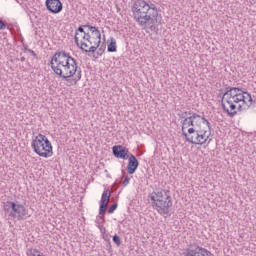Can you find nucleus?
Here are the masks:
<instances>
[{"instance_id": "nucleus-3", "label": "nucleus", "mask_w": 256, "mask_h": 256, "mask_svg": "<svg viewBox=\"0 0 256 256\" xmlns=\"http://www.w3.org/2000/svg\"><path fill=\"white\" fill-rule=\"evenodd\" d=\"M51 69L58 77L66 81L67 86L77 85L81 81V69L78 65L60 64L57 62H50Z\"/></svg>"}, {"instance_id": "nucleus-8", "label": "nucleus", "mask_w": 256, "mask_h": 256, "mask_svg": "<svg viewBox=\"0 0 256 256\" xmlns=\"http://www.w3.org/2000/svg\"><path fill=\"white\" fill-rule=\"evenodd\" d=\"M50 63H60L63 65H77V60L65 51H58L52 56Z\"/></svg>"}, {"instance_id": "nucleus-16", "label": "nucleus", "mask_w": 256, "mask_h": 256, "mask_svg": "<svg viewBox=\"0 0 256 256\" xmlns=\"http://www.w3.org/2000/svg\"><path fill=\"white\" fill-rule=\"evenodd\" d=\"M108 53H115L117 51V41H115V38H110V43L107 47Z\"/></svg>"}, {"instance_id": "nucleus-6", "label": "nucleus", "mask_w": 256, "mask_h": 256, "mask_svg": "<svg viewBox=\"0 0 256 256\" xmlns=\"http://www.w3.org/2000/svg\"><path fill=\"white\" fill-rule=\"evenodd\" d=\"M188 117L185 118L184 120H182L181 123V127H182V135L183 137H185V133H187V131H185V129H197V125H199V123H203V125H206V127L209 129V131H211V123L209 122V120H207L205 117H201V115L193 112V111H189L188 112Z\"/></svg>"}, {"instance_id": "nucleus-26", "label": "nucleus", "mask_w": 256, "mask_h": 256, "mask_svg": "<svg viewBox=\"0 0 256 256\" xmlns=\"http://www.w3.org/2000/svg\"><path fill=\"white\" fill-rule=\"evenodd\" d=\"M28 53L32 54L34 57H37V53H35V51L33 50H28Z\"/></svg>"}, {"instance_id": "nucleus-21", "label": "nucleus", "mask_w": 256, "mask_h": 256, "mask_svg": "<svg viewBox=\"0 0 256 256\" xmlns=\"http://www.w3.org/2000/svg\"><path fill=\"white\" fill-rule=\"evenodd\" d=\"M187 115H189V112H187V111H185V112L180 111V112L178 113L179 119H183V120L187 119Z\"/></svg>"}, {"instance_id": "nucleus-9", "label": "nucleus", "mask_w": 256, "mask_h": 256, "mask_svg": "<svg viewBox=\"0 0 256 256\" xmlns=\"http://www.w3.org/2000/svg\"><path fill=\"white\" fill-rule=\"evenodd\" d=\"M88 37L89 32H86L83 27H78V29H76L74 41L77 47H80L81 51H85V48L89 47V44H87Z\"/></svg>"}, {"instance_id": "nucleus-13", "label": "nucleus", "mask_w": 256, "mask_h": 256, "mask_svg": "<svg viewBox=\"0 0 256 256\" xmlns=\"http://www.w3.org/2000/svg\"><path fill=\"white\" fill-rule=\"evenodd\" d=\"M45 5L50 13L57 14L63 11V3H61V0H46Z\"/></svg>"}, {"instance_id": "nucleus-14", "label": "nucleus", "mask_w": 256, "mask_h": 256, "mask_svg": "<svg viewBox=\"0 0 256 256\" xmlns=\"http://www.w3.org/2000/svg\"><path fill=\"white\" fill-rule=\"evenodd\" d=\"M112 153L116 159H129V149L123 145H115L112 147Z\"/></svg>"}, {"instance_id": "nucleus-7", "label": "nucleus", "mask_w": 256, "mask_h": 256, "mask_svg": "<svg viewBox=\"0 0 256 256\" xmlns=\"http://www.w3.org/2000/svg\"><path fill=\"white\" fill-rule=\"evenodd\" d=\"M7 203L8 205L5 206L4 210L9 213V217H12V219H17V221H23V219H27L29 210H27L24 205L19 204V202Z\"/></svg>"}, {"instance_id": "nucleus-29", "label": "nucleus", "mask_w": 256, "mask_h": 256, "mask_svg": "<svg viewBox=\"0 0 256 256\" xmlns=\"http://www.w3.org/2000/svg\"><path fill=\"white\" fill-rule=\"evenodd\" d=\"M253 3H256V0H252Z\"/></svg>"}, {"instance_id": "nucleus-30", "label": "nucleus", "mask_w": 256, "mask_h": 256, "mask_svg": "<svg viewBox=\"0 0 256 256\" xmlns=\"http://www.w3.org/2000/svg\"><path fill=\"white\" fill-rule=\"evenodd\" d=\"M210 142H211V139H209L208 143H210Z\"/></svg>"}, {"instance_id": "nucleus-2", "label": "nucleus", "mask_w": 256, "mask_h": 256, "mask_svg": "<svg viewBox=\"0 0 256 256\" xmlns=\"http://www.w3.org/2000/svg\"><path fill=\"white\" fill-rule=\"evenodd\" d=\"M133 18L143 29H150L157 33L159 28L155 23H159V11L155 4H149L145 0H136L132 6Z\"/></svg>"}, {"instance_id": "nucleus-11", "label": "nucleus", "mask_w": 256, "mask_h": 256, "mask_svg": "<svg viewBox=\"0 0 256 256\" xmlns=\"http://www.w3.org/2000/svg\"><path fill=\"white\" fill-rule=\"evenodd\" d=\"M184 137L188 143L192 145H205L209 140V135H207V130L198 129L197 131V140L193 142V137L187 136V133H184Z\"/></svg>"}, {"instance_id": "nucleus-25", "label": "nucleus", "mask_w": 256, "mask_h": 256, "mask_svg": "<svg viewBox=\"0 0 256 256\" xmlns=\"http://www.w3.org/2000/svg\"><path fill=\"white\" fill-rule=\"evenodd\" d=\"M106 248H107L108 251H111V241L108 240Z\"/></svg>"}, {"instance_id": "nucleus-10", "label": "nucleus", "mask_w": 256, "mask_h": 256, "mask_svg": "<svg viewBox=\"0 0 256 256\" xmlns=\"http://www.w3.org/2000/svg\"><path fill=\"white\" fill-rule=\"evenodd\" d=\"M86 43L88 47H91L88 50H84L85 53H95V51H97L101 45V31H99L98 34H95V32H88Z\"/></svg>"}, {"instance_id": "nucleus-4", "label": "nucleus", "mask_w": 256, "mask_h": 256, "mask_svg": "<svg viewBox=\"0 0 256 256\" xmlns=\"http://www.w3.org/2000/svg\"><path fill=\"white\" fill-rule=\"evenodd\" d=\"M150 199L152 201V208L165 217V215H169V209L173 207V200L171 199V195H169V191L160 190L154 191L150 194Z\"/></svg>"}, {"instance_id": "nucleus-22", "label": "nucleus", "mask_w": 256, "mask_h": 256, "mask_svg": "<svg viewBox=\"0 0 256 256\" xmlns=\"http://www.w3.org/2000/svg\"><path fill=\"white\" fill-rule=\"evenodd\" d=\"M117 210V203L112 204L109 208H108V213H115V211Z\"/></svg>"}, {"instance_id": "nucleus-18", "label": "nucleus", "mask_w": 256, "mask_h": 256, "mask_svg": "<svg viewBox=\"0 0 256 256\" xmlns=\"http://www.w3.org/2000/svg\"><path fill=\"white\" fill-rule=\"evenodd\" d=\"M79 27H82L83 29H88L90 31V33H94L96 35L99 34V29H97V27H95V26H91L89 24H85V25H81Z\"/></svg>"}, {"instance_id": "nucleus-17", "label": "nucleus", "mask_w": 256, "mask_h": 256, "mask_svg": "<svg viewBox=\"0 0 256 256\" xmlns=\"http://www.w3.org/2000/svg\"><path fill=\"white\" fill-rule=\"evenodd\" d=\"M197 131H199V129H197V128H189L188 129L187 137H192L193 143H195V141H197Z\"/></svg>"}, {"instance_id": "nucleus-20", "label": "nucleus", "mask_w": 256, "mask_h": 256, "mask_svg": "<svg viewBox=\"0 0 256 256\" xmlns=\"http://www.w3.org/2000/svg\"><path fill=\"white\" fill-rule=\"evenodd\" d=\"M105 49H106L105 45H102V46L98 49V51L96 52V55H97V56L94 55L95 59H97L98 57H101V55H103V54L105 53Z\"/></svg>"}, {"instance_id": "nucleus-23", "label": "nucleus", "mask_w": 256, "mask_h": 256, "mask_svg": "<svg viewBox=\"0 0 256 256\" xmlns=\"http://www.w3.org/2000/svg\"><path fill=\"white\" fill-rule=\"evenodd\" d=\"M129 181H131V178L129 176H126L125 179L122 182L124 187H127V185H129Z\"/></svg>"}, {"instance_id": "nucleus-5", "label": "nucleus", "mask_w": 256, "mask_h": 256, "mask_svg": "<svg viewBox=\"0 0 256 256\" xmlns=\"http://www.w3.org/2000/svg\"><path fill=\"white\" fill-rule=\"evenodd\" d=\"M31 147L39 157H44L48 159V157L53 156V146L51 145V141L49 138L43 134H38L31 143Z\"/></svg>"}, {"instance_id": "nucleus-24", "label": "nucleus", "mask_w": 256, "mask_h": 256, "mask_svg": "<svg viewBox=\"0 0 256 256\" xmlns=\"http://www.w3.org/2000/svg\"><path fill=\"white\" fill-rule=\"evenodd\" d=\"M4 29H7V24H5V22L0 20V31H3Z\"/></svg>"}, {"instance_id": "nucleus-28", "label": "nucleus", "mask_w": 256, "mask_h": 256, "mask_svg": "<svg viewBox=\"0 0 256 256\" xmlns=\"http://www.w3.org/2000/svg\"><path fill=\"white\" fill-rule=\"evenodd\" d=\"M24 49L25 51H29V48L27 47V45H24Z\"/></svg>"}, {"instance_id": "nucleus-19", "label": "nucleus", "mask_w": 256, "mask_h": 256, "mask_svg": "<svg viewBox=\"0 0 256 256\" xmlns=\"http://www.w3.org/2000/svg\"><path fill=\"white\" fill-rule=\"evenodd\" d=\"M112 241L115 243V245H117V247H121V237H119V235L115 234Z\"/></svg>"}, {"instance_id": "nucleus-1", "label": "nucleus", "mask_w": 256, "mask_h": 256, "mask_svg": "<svg viewBox=\"0 0 256 256\" xmlns=\"http://www.w3.org/2000/svg\"><path fill=\"white\" fill-rule=\"evenodd\" d=\"M241 102L248 107H251V105L255 103L253 97H251V93L247 92L245 89L232 86L226 87V91L221 98V107L224 113H227L228 117H235L237 111L239 113L245 111L243 105L239 104ZM237 104L239 105L237 106Z\"/></svg>"}, {"instance_id": "nucleus-27", "label": "nucleus", "mask_w": 256, "mask_h": 256, "mask_svg": "<svg viewBox=\"0 0 256 256\" xmlns=\"http://www.w3.org/2000/svg\"><path fill=\"white\" fill-rule=\"evenodd\" d=\"M20 61H21L22 63H24V61H25V56H22V57L20 58Z\"/></svg>"}, {"instance_id": "nucleus-15", "label": "nucleus", "mask_w": 256, "mask_h": 256, "mask_svg": "<svg viewBox=\"0 0 256 256\" xmlns=\"http://www.w3.org/2000/svg\"><path fill=\"white\" fill-rule=\"evenodd\" d=\"M139 168V160H137V157L135 155L130 154L128 156V166H127V173L129 175H133L135 171Z\"/></svg>"}, {"instance_id": "nucleus-12", "label": "nucleus", "mask_w": 256, "mask_h": 256, "mask_svg": "<svg viewBox=\"0 0 256 256\" xmlns=\"http://www.w3.org/2000/svg\"><path fill=\"white\" fill-rule=\"evenodd\" d=\"M111 199V191L109 189L102 193L99 207V215L101 219H105V211H107V205H109V200Z\"/></svg>"}]
</instances>
